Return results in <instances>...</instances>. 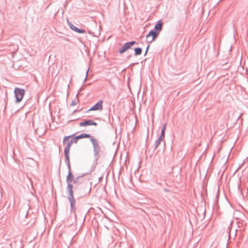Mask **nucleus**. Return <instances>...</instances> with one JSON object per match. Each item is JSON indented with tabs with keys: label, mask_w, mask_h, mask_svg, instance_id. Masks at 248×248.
<instances>
[{
	"label": "nucleus",
	"mask_w": 248,
	"mask_h": 248,
	"mask_svg": "<svg viewBox=\"0 0 248 248\" xmlns=\"http://www.w3.org/2000/svg\"><path fill=\"white\" fill-rule=\"evenodd\" d=\"M25 91L23 89L16 88L15 89L14 93L17 103L20 102L23 99L25 94Z\"/></svg>",
	"instance_id": "1"
},
{
	"label": "nucleus",
	"mask_w": 248,
	"mask_h": 248,
	"mask_svg": "<svg viewBox=\"0 0 248 248\" xmlns=\"http://www.w3.org/2000/svg\"><path fill=\"white\" fill-rule=\"evenodd\" d=\"M73 175L71 172H69L67 176V182L68 184V189L69 191L70 195L71 197V199H70V198L69 199L70 201H71L73 199V186H72V185L71 184V183L73 181Z\"/></svg>",
	"instance_id": "2"
},
{
	"label": "nucleus",
	"mask_w": 248,
	"mask_h": 248,
	"mask_svg": "<svg viewBox=\"0 0 248 248\" xmlns=\"http://www.w3.org/2000/svg\"><path fill=\"white\" fill-rule=\"evenodd\" d=\"M158 34L159 32H155L154 31H151L146 36L147 42L151 43L155 41Z\"/></svg>",
	"instance_id": "3"
},
{
	"label": "nucleus",
	"mask_w": 248,
	"mask_h": 248,
	"mask_svg": "<svg viewBox=\"0 0 248 248\" xmlns=\"http://www.w3.org/2000/svg\"><path fill=\"white\" fill-rule=\"evenodd\" d=\"M135 44V41H132L130 42H128L125 43L124 46L120 49L119 52L121 54L123 53L125 51H126L128 49H129L132 45Z\"/></svg>",
	"instance_id": "4"
},
{
	"label": "nucleus",
	"mask_w": 248,
	"mask_h": 248,
	"mask_svg": "<svg viewBox=\"0 0 248 248\" xmlns=\"http://www.w3.org/2000/svg\"><path fill=\"white\" fill-rule=\"evenodd\" d=\"M103 101L100 100L95 105H94L93 107H92L89 110H101L103 109Z\"/></svg>",
	"instance_id": "5"
},
{
	"label": "nucleus",
	"mask_w": 248,
	"mask_h": 248,
	"mask_svg": "<svg viewBox=\"0 0 248 248\" xmlns=\"http://www.w3.org/2000/svg\"><path fill=\"white\" fill-rule=\"evenodd\" d=\"M91 141L93 146L94 154L97 155L100 152V147L98 141L95 139H92Z\"/></svg>",
	"instance_id": "6"
},
{
	"label": "nucleus",
	"mask_w": 248,
	"mask_h": 248,
	"mask_svg": "<svg viewBox=\"0 0 248 248\" xmlns=\"http://www.w3.org/2000/svg\"><path fill=\"white\" fill-rule=\"evenodd\" d=\"M90 137L91 136L89 134L83 133L72 138L71 140H72V142H73L74 143H77L78 139L82 138H88Z\"/></svg>",
	"instance_id": "7"
},
{
	"label": "nucleus",
	"mask_w": 248,
	"mask_h": 248,
	"mask_svg": "<svg viewBox=\"0 0 248 248\" xmlns=\"http://www.w3.org/2000/svg\"><path fill=\"white\" fill-rule=\"evenodd\" d=\"M74 143L73 142H72V140H70V142L69 143H67V145L64 149V154L66 157V160L69 161V154L70 150V147L71 145Z\"/></svg>",
	"instance_id": "8"
},
{
	"label": "nucleus",
	"mask_w": 248,
	"mask_h": 248,
	"mask_svg": "<svg viewBox=\"0 0 248 248\" xmlns=\"http://www.w3.org/2000/svg\"><path fill=\"white\" fill-rule=\"evenodd\" d=\"M96 125L97 124L92 120H87L79 123L80 126H87L89 125Z\"/></svg>",
	"instance_id": "9"
},
{
	"label": "nucleus",
	"mask_w": 248,
	"mask_h": 248,
	"mask_svg": "<svg viewBox=\"0 0 248 248\" xmlns=\"http://www.w3.org/2000/svg\"><path fill=\"white\" fill-rule=\"evenodd\" d=\"M69 26L72 30L77 32H78L79 33H84L85 32V31L78 29L72 24H69Z\"/></svg>",
	"instance_id": "10"
},
{
	"label": "nucleus",
	"mask_w": 248,
	"mask_h": 248,
	"mask_svg": "<svg viewBox=\"0 0 248 248\" xmlns=\"http://www.w3.org/2000/svg\"><path fill=\"white\" fill-rule=\"evenodd\" d=\"M162 28V23L161 21H159L155 26V29L158 31V32L161 31Z\"/></svg>",
	"instance_id": "11"
},
{
	"label": "nucleus",
	"mask_w": 248,
	"mask_h": 248,
	"mask_svg": "<svg viewBox=\"0 0 248 248\" xmlns=\"http://www.w3.org/2000/svg\"><path fill=\"white\" fill-rule=\"evenodd\" d=\"M71 137L72 136H68L64 137L63 140V143L64 144H66V145H67V143H69L70 142L71 140H70V139L71 138Z\"/></svg>",
	"instance_id": "12"
},
{
	"label": "nucleus",
	"mask_w": 248,
	"mask_h": 248,
	"mask_svg": "<svg viewBox=\"0 0 248 248\" xmlns=\"http://www.w3.org/2000/svg\"><path fill=\"white\" fill-rule=\"evenodd\" d=\"M166 126H167V124H164V125H163V129H162V131H161V137L160 138V139L161 140L164 139V137H165V131L166 130Z\"/></svg>",
	"instance_id": "13"
},
{
	"label": "nucleus",
	"mask_w": 248,
	"mask_h": 248,
	"mask_svg": "<svg viewBox=\"0 0 248 248\" xmlns=\"http://www.w3.org/2000/svg\"><path fill=\"white\" fill-rule=\"evenodd\" d=\"M135 52L136 55H139L142 52V49L140 48H136L135 49Z\"/></svg>",
	"instance_id": "14"
},
{
	"label": "nucleus",
	"mask_w": 248,
	"mask_h": 248,
	"mask_svg": "<svg viewBox=\"0 0 248 248\" xmlns=\"http://www.w3.org/2000/svg\"><path fill=\"white\" fill-rule=\"evenodd\" d=\"M149 47V46H148L147 48V50L148 49Z\"/></svg>",
	"instance_id": "15"
},
{
	"label": "nucleus",
	"mask_w": 248,
	"mask_h": 248,
	"mask_svg": "<svg viewBox=\"0 0 248 248\" xmlns=\"http://www.w3.org/2000/svg\"><path fill=\"white\" fill-rule=\"evenodd\" d=\"M73 205V202H71V206H72Z\"/></svg>",
	"instance_id": "16"
}]
</instances>
